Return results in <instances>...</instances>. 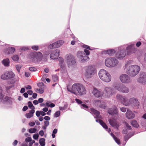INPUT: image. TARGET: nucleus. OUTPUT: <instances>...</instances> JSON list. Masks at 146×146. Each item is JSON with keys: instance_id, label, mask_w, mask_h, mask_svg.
<instances>
[{"instance_id": "3", "label": "nucleus", "mask_w": 146, "mask_h": 146, "mask_svg": "<svg viewBox=\"0 0 146 146\" xmlns=\"http://www.w3.org/2000/svg\"><path fill=\"white\" fill-rule=\"evenodd\" d=\"M42 57V54L40 52L38 53L35 52L31 53L29 55V58L35 62L40 61Z\"/></svg>"}, {"instance_id": "15", "label": "nucleus", "mask_w": 146, "mask_h": 146, "mask_svg": "<svg viewBox=\"0 0 146 146\" xmlns=\"http://www.w3.org/2000/svg\"><path fill=\"white\" fill-rule=\"evenodd\" d=\"M86 90L85 87L82 84H80L78 93V95L81 96L86 94Z\"/></svg>"}, {"instance_id": "43", "label": "nucleus", "mask_w": 146, "mask_h": 146, "mask_svg": "<svg viewBox=\"0 0 146 146\" xmlns=\"http://www.w3.org/2000/svg\"><path fill=\"white\" fill-rule=\"evenodd\" d=\"M21 68V66L20 65H17L16 66V68L19 73L20 72V70Z\"/></svg>"}, {"instance_id": "49", "label": "nucleus", "mask_w": 146, "mask_h": 146, "mask_svg": "<svg viewBox=\"0 0 146 146\" xmlns=\"http://www.w3.org/2000/svg\"><path fill=\"white\" fill-rule=\"evenodd\" d=\"M84 51L86 55L88 56L89 55L90 52L88 50L86 49H85L84 50Z\"/></svg>"}, {"instance_id": "8", "label": "nucleus", "mask_w": 146, "mask_h": 146, "mask_svg": "<svg viewBox=\"0 0 146 146\" xmlns=\"http://www.w3.org/2000/svg\"><path fill=\"white\" fill-rule=\"evenodd\" d=\"M80 84V83H75L72 85L71 88H69L68 87L67 90L68 92H70L76 95H78Z\"/></svg>"}, {"instance_id": "22", "label": "nucleus", "mask_w": 146, "mask_h": 146, "mask_svg": "<svg viewBox=\"0 0 146 146\" xmlns=\"http://www.w3.org/2000/svg\"><path fill=\"white\" fill-rule=\"evenodd\" d=\"M93 95L96 97L97 98L100 97L102 96V94L101 92L96 88H94L92 92Z\"/></svg>"}, {"instance_id": "16", "label": "nucleus", "mask_w": 146, "mask_h": 146, "mask_svg": "<svg viewBox=\"0 0 146 146\" xmlns=\"http://www.w3.org/2000/svg\"><path fill=\"white\" fill-rule=\"evenodd\" d=\"M64 42L63 40H59L52 43L48 47L50 49L58 48L61 46Z\"/></svg>"}, {"instance_id": "5", "label": "nucleus", "mask_w": 146, "mask_h": 146, "mask_svg": "<svg viewBox=\"0 0 146 146\" xmlns=\"http://www.w3.org/2000/svg\"><path fill=\"white\" fill-rule=\"evenodd\" d=\"M115 93V90L110 87H107L105 88L102 96L106 98H109Z\"/></svg>"}, {"instance_id": "4", "label": "nucleus", "mask_w": 146, "mask_h": 146, "mask_svg": "<svg viewBox=\"0 0 146 146\" xmlns=\"http://www.w3.org/2000/svg\"><path fill=\"white\" fill-rule=\"evenodd\" d=\"M118 60L114 58L110 57L106 58L105 60V65L108 67H113L118 64Z\"/></svg>"}, {"instance_id": "14", "label": "nucleus", "mask_w": 146, "mask_h": 146, "mask_svg": "<svg viewBox=\"0 0 146 146\" xmlns=\"http://www.w3.org/2000/svg\"><path fill=\"white\" fill-rule=\"evenodd\" d=\"M121 81L123 83H127L130 82L131 80L129 77L126 74H123L120 77Z\"/></svg>"}, {"instance_id": "6", "label": "nucleus", "mask_w": 146, "mask_h": 146, "mask_svg": "<svg viewBox=\"0 0 146 146\" xmlns=\"http://www.w3.org/2000/svg\"><path fill=\"white\" fill-rule=\"evenodd\" d=\"M116 98L117 99L120 100V101L123 105L126 106H129L131 105L130 98L129 100H128L125 96H122L119 94L117 95Z\"/></svg>"}, {"instance_id": "47", "label": "nucleus", "mask_w": 146, "mask_h": 146, "mask_svg": "<svg viewBox=\"0 0 146 146\" xmlns=\"http://www.w3.org/2000/svg\"><path fill=\"white\" fill-rule=\"evenodd\" d=\"M32 140V139L31 137H28L25 139V141L27 143L31 141Z\"/></svg>"}, {"instance_id": "44", "label": "nucleus", "mask_w": 146, "mask_h": 146, "mask_svg": "<svg viewBox=\"0 0 146 146\" xmlns=\"http://www.w3.org/2000/svg\"><path fill=\"white\" fill-rule=\"evenodd\" d=\"M114 140L115 141V142L118 145H119L120 144L121 142L120 140L117 137L115 138L114 139Z\"/></svg>"}, {"instance_id": "35", "label": "nucleus", "mask_w": 146, "mask_h": 146, "mask_svg": "<svg viewBox=\"0 0 146 146\" xmlns=\"http://www.w3.org/2000/svg\"><path fill=\"white\" fill-rule=\"evenodd\" d=\"M11 97L6 96L3 99V102H7L11 101Z\"/></svg>"}, {"instance_id": "31", "label": "nucleus", "mask_w": 146, "mask_h": 146, "mask_svg": "<svg viewBox=\"0 0 146 146\" xmlns=\"http://www.w3.org/2000/svg\"><path fill=\"white\" fill-rule=\"evenodd\" d=\"M89 58L88 56H86V55L85 54V56H83L82 59L81 60V61L82 62H84L87 60H89Z\"/></svg>"}, {"instance_id": "61", "label": "nucleus", "mask_w": 146, "mask_h": 146, "mask_svg": "<svg viewBox=\"0 0 146 146\" xmlns=\"http://www.w3.org/2000/svg\"><path fill=\"white\" fill-rule=\"evenodd\" d=\"M44 119L47 121L49 120L50 119V117L48 116H45L44 117Z\"/></svg>"}, {"instance_id": "45", "label": "nucleus", "mask_w": 146, "mask_h": 146, "mask_svg": "<svg viewBox=\"0 0 146 146\" xmlns=\"http://www.w3.org/2000/svg\"><path fill=\"white\" fill-rule=\"evenodd\" d=\"M39 135L38 134H34L33 136V139H37L39 137Z\"/></svg>"}, {"instance_id": "32", "label": "nucleus", "mask_w": 146, "mask_h": 146, "mask_svg": "<svg viewBox=\"0 0 146 146\" xmlns=\"http://www.w3.org/2000/svg\"><path fill=\"white\" fill-rule=\"evenodd\" d=\"M45 139L44 138H41L39 140V143L41 146H44Z\"/></svg>"}, {"instance_id": "54", "label": "nucleus", "mask_w": 146, "mask_h": 146, "mask_svg": "<svg viewBox=\"0 0 146 146\" xmlns=\"http://www.w3.org/2000/svg\"><path fill=\"white\" fill-rule=\"evenodd\" d=\"M36 114L37 117H39L40 114V112L37 111L36 112Z\"/></svg>"}, {"instance_id": "51", "label": "nucleus", "mask_w": 146, "mask_h": 146, "mask_svg": "<svg viewBox=\"0 0 146 146\" xmlns=\"http://www.w3.org/2000/svg\"><path fill=\"white\" fill-rule=\"evenodd\" d=\"M83 47L84 48H85L86 49H88L89 50H92L90 48V47L87 45H85L83 46Z\"/></svg>"}, {"instance_id": "10", "label": "nucleus", "mask_w": 146, "mask_h": 146, "mask_svg": "<svg viewBox=\"0 0 146 146\" xmlns=\"http://www.w3.org/2000/svg\"><path fill=\"white\" fill-rule=\"evenodd\" d=\"M131 105L133 108L135 109H138L140 106V102L136 98L132 97L130 98Z\"/></svg>"}, {"instance_id": "23", "label": "nucleus", "mask_w": 146, "mask_h": 146, "mask_svg": "<svg viewBox=\"0 0 146 146\" xmlns=\"http://www.w3.org/2000/svg\"><path fill=\"white\" fill-rule=\"evenodd\" d=\"M108 113L112 115L117 113V108L115 107L113 108L109 109L108 110Z\"/></svg>"}, {"instance_id": "20", "label": "nucleus", "mask_w": 146, "mask_h": 146, "mask_svg": "<svg viewBox=\"0 0 146 146\" xmlns=\"http://www.w3.org/2000/svg\"><path fill=\"white\" fill-rule=\"evenodd\" d=\"M38 86H41V87L39 88H37L35 89V91L37 93L40 94H42L44 92V84L42 83H40L37 84Z\"/></svg>"}, {"instance_id": "7", "label": "nucleus", "mask_w": 146, "mask_h": 146, "mask_svg": "<svg viewBox=\"0 0 146 146\" xmlns=\"http://www.w3.org/2000/svg\"><path fill=\"white\" fill-rule=\"evenodd\" d=\"M96 72L95 68L92 66H89L86 70V77L87 78H91Z\"/></svg>"}, {"instance_id": "42", "label": "nucleus", "mask_w": 146, "mask_h": 146, "mask_svg": "<svg viewBox=\"0 0 146 146\" xmlns=\"http://www.w3.org/2000/svg\"><path fill=\"white\" fill-rule=\"evenodd\" d=\"M31 48L35 50H37L38 49V46H37L34 45L31 47Z\"/></svg>"}, {"instance_id": "27", "label": "nucleus", "mask_w": 146, "mask_h": 146, "mask_svg": "<svg viewBox=\"0 0 146 146\" xmlns=\"http://www.w3.org/2000/svg\"><path fill=\"white\" fill-rule=\"evenodd\" d=\"M9 60L8 58L4 59L2 61V63L6 66H8L9 65Z\"/></svg>"}, {"instance_id": "64", "label": "nucleus", "mask_w": 146, "mask_h": 146, "mask_svg": "<svg viewBox=\"0 0 146 146\" xmlns=\"http://www.w3.org/2000/svg\"><path fill=\"white\" fill-rule=\"evenodd\" d=\"M141 44V42L139 41L137 42L136 44V46L137 47H139Z\"/></svg>"}, {"instance_id": "60", "label": "nucleus", "mask_w": 146, "mask_h": 146, "mask_svg": "<svg viewBox=\"0 0 146 146\" xmlns=\"http://www.w3.org/2000/svg\"><path fill=\"white\" fill-rule=\"evenodd\" d=\"M58 60L61 63H62L63 62L64 60L62 58L60 57L58 58Z\"/></svg>"}, {"instance_id": "17", "label": "nucleus", "mask_w": 146, "mask_h": 146, "mask_svg": "<svg viewBox=\"0 0 146 146\" xmlns=\"http://www.w3.org/2000/svg\"><path fill=\"white\" fill-rule=\"evenodd\" d=\"M60 50L58 49H56L50 55V58L52 59H57L59 56Z\"/></svg>"}, {"instance_id": "24", "label": "nucleus", "mask_w": 146, "mask_h": 146, "mask_svg": "<svg viewBox=\"0 0 146 146\" xmlns=\"http://www.w3.org/2000/svg\"><path fill=\"white\" fill-rule=\"evenodd\" d=\"M109 121L110 125L113 127H117L118 126L115 119H109Z\"/></svg>"}, {"instance_id": "59", "label": "nucleus", "mask_w": 146, "mask_h": 146, "mask_svg": "<svg viewBox=\"0 0 146 146\" xmlns=\"http://www.w3.org/2000/svg\"><path fill=\"white\" fill-rule=\"evenodd\" d=\"M17 143H18L17 141L15 140L13 142V144L14 146H16L17 145Z\"/></svg>"}, {"instance_id": "57", "label": "nucleus", "mask_w": 146, "mask_h": 146, "mask_svg": "<svg viewBox=\"0 0 146 146\" xmlns=\"http://www.w3.org/2000/svg\"><path fill=\"white\" fill-rule=\"evenodd\" d=\"M128 132L127 130L125 129H124L122 131V133L123 134H127Z\"/></svg>"}, {"instance_id": "63", "label": "nucleus", "mask_w": 146, "mask_h": 146, "mask_svg": "<svg viewBox=\"0 0 146 146\" xmlns=\"http://www.w3.org/2000/svg\"><path fill=\"white\" fill-rule=\"evenodd\" d=\"M37 96V94L35 93H33V95L32 96L33 98H34L35 99L36 98V97Z\"/></svg>"}, {"instance_id": "28", "label": "nucleus", "mask_w": 146, "mask_h": 146, "mask_svg": "<svg viewBox=\"0 0 146 146\" xmlns=\"http://www.w3.org/2000/svg\"><path fill=\"white\" fill-rule=\"evenodd\" d=\"M85 55V54L83 52L79 51L77 53V56L81 60L82 59L83 56Z\"/></svg>"}, {"instance_id": "2", "label": "nucleus", "mask_w": 146, "mask_h": 146, "mask_svg": "<svg viewBox=\"0 0 146 146\" xmlns=\"http://www.w3.org/2000/svg\"><path fill=\"white\" fill-rule=\"evenodd\" d=\"M98 75L100 78L104 82L108 83L111 80V74L106 70H100L99 72Z\"/></svg>"}, {"instance_id": "33", "label": "nucleus", "mask_w": 146, "mask_h": 146, "mask_svg": "<svg viewBox=\"0 0 146 146\" xmlns=\"http://www.w3.org/2000/svg\"><path fill=\"white\" fill-rule=\"evenodd\" d=\"M131 123L132 125L135 127H138V125L137 123L135 120L132 121Z\"/></svg>"}, {"instance_id": "38", "label": "nucleus", "mask_w": 146, "mask_h": 146, "mask_svg": "<svg viewBox=\"0 0 146 146\" xmlns=\"http://www.w3.org/2000/svg\"><path fill=\"white\" fill-rule=\"evenodd\" d=\"M52 79L54 82H56L58 80V77L56 75L52 76Z\"/></svg>"}, {"instance_id": "40", "label": "nucleus", "mask_w": 146, "mask_h": 146, "mask_svg": "<svg viewBox=\"0 0 146 146\" xmlns=\"http://www.w3.org/2000/svg\"><path fill=\"white\" fill-rule=\"evenodd\" d=\"M60 111H57L54 114V117H59L60 115Z\"/></svg>"}, {"instance_id": "34", "label": "nucleus", "mask_w": 146, "mask_h": 146, "mask_svg": "<svg viewBox=\"0 0 146 146\" xmlns=\"http://www.w3.org/2000/svg\"><path fill=\"white\" fill-rule=\"evenodd\" d=\"M28 106L31 109V110H34L35 107L34 106H33L32 103L31 102H28Z\"/></svg>"}, {"instance_id": "12", "label": "nucleus", "mask_w": 146, "mask_h": 146, "mask_svg": "<svg viewBox=\"0 0 146 146\" xmlns=\"http://www.w3.org/2000/svg\"><path fill=\"white\" fill-rule=\"evenodd\" d=\"M116 88L118 91L123 93H127L129 91L128 87L123 84L118 85Z\"/></svg>"}, {"instance_id": "19", "label": "nucleus", "mask_w": 146, "mask_h": 146, "mask_svg": "<svg viewBox=\"0 0 146 146\" xmlns=\"http://www.w3.org/2000/svg\"><path fill=\"white\" fill-rule=\"evenodd\" d=\"M67 60L68 65H72L75 63L74 57L71 55H68L67 57Z\"/></svg>"}, {"instance_id": "29", "label": "nucleus", "mask_w": 146, "mask_h": 146, "mask_svg": "<svg viewBox=\"0 0 146 146\" xmlns=\"http://www.w3.org/2000/svg\"><path fill=\"white\" fill-rule=\"evenodd\" d=\"M99 122L100 124L105 129H108V127L106 124V123H104L103 121L101 120L100 119L99 120Z\"/></svg>"}, {"instance_id": "62", "label": "nucleus", "mask_w": 146, "mask_h": 146, "mask_svg": "<svg viewBox=\"0 0 146 146\" xmlns=\"http://www.w3.org/2000/svg\"><path fill=\"white\" fill-rule=\"evenodd\" d=\"M35 125V123L34 122H31L29 123V125L30 126H33Z\"/></svg>"}, {"instance_id": "53", "label": "nucleus", "mask_w": 146, "mask_h": 146, "mask_svg": "<svg viewBox=\"0 0 146 146\" xmlns=\"http://www.w3.org/2000/svg\"><path fill=\"white\" fill-rule=\"evenodd\" d=\"M44 125H45V126L47 127L49 125V122L48 121H44Z\"/></svg>"}, {"instance_id": "58", "label": "nucleus", "mask_w": 146, "mask_h": 146, "mask_svg": "<svg viewBox=\"0 0 146 146\" xmlns=\"http://www.w3.org/2000/svg\"><path fill=\"white\" fill-rule=\"evenodd\" d=\"M50 102H47L44 104V106L45 107H49Z\"/></svg>"}, {"instance_id": "11", "label": "nucleus", "mask_w": 146, "mask_h": 146, "mask_svg": "<svg viewBox=\"0 0 146 146\" xmlns=\"http://www.w3.org/2000/svg\"><path fill=\"white\" fill-rule=\"evenodd\" d=\"M15 76L14 73L12 71H7L1 76V78L3 80H7L13 78Z\"/></svg>"}, {"instance_id": "41", "label": "nucleus", "mask_w": 146, "mask_h": 146, "mask_svg": "<svg viewBox=\"0 0 146 146\" xmlns=\"http://www.w3.org/2000/svg\"><path fill=\"white\" fill-rule=\"evenodd\" d=\"M2 90L1 89V91H0V102H1L3 99L4 97V95L2 93Z\"/></svg>"}, {"instance_id": "37", "label": "nucleus", "mask_w": 146, "mask_h": 146, "mask_svg": "<svg viewBox=\"0 0 146 146\" xmlns=\"http://www.w3.org/2000/svg\"><path fill=\"white\" fill-rule=\"evenodd\" d=\"M15 50V49L14 48L11 47L9 49V54H13Z\"/></svg>"}, {"instance_id": "21", "label": "nucleus", "mask_w": 146, "mask_h": 146, "mask_svg": "<svg viewBox=\"0 0 146 146\" xmlns=\"http://www.w3.org/2000/svg\"><path fill=\"white\" fill-rule=\"evenodd\" d=\"M126 116L128 118L132 119L135 117V115L131 111L127 110L126 113Z\"/></svg>"}, {"instance_id": "48", "label": "nucleus", "mask_w": 146, "mask_h": 146, "mask_svg": "<svg viewBox=\"0 0 146 146\" xmlns=\"http://www.w3.org/2000/svg\"><path fill=\"white\" fill-rule=\"evenodd\" d=\"M75 100L76 102L79 104H80L82 103V102L81 100L78 99H76Z\"/></svg>"}, {"instance_id": "55", "label": "nucleus", "mask_w": 146, "mask_h": 146, "mask_svg": "<svg viewBox=\"0 0 146 146\" xmlns=\"http://www.w3.org/2000/svg\"><path fill=\"white\" fill-rule=\"evenodd\" d=\"M28 109V107L27 106H25L23 108V111H26Z\"/></svg>"}, {"instance_id": "18", "label": "nucleus", "mask_w": 146, "mask_h": 146, "mask_svg": "<svg viewBox=\"0 0 146 146\" xmlns=\"http://www.w3.org/2000/svg\"><path fill=\"white\" fill-rule=\"evenodd\" d=\"M126 52L125 50L122 49L119 50L116 53V57L118 58H121L124 57L126 54Z\"/></svg>"}, {"instance_id": "25", "label": "nucleus", "mask_w": 146, "mask_h": 146, "mask_svg": "<svg viewBox=\"0 0 146 146\" xmlns=\"http://www.w3.org/2000/svg\"><path fill=\"white\" fill-rule=\"evenodd\" d=\"M35 112V110H31L29 112V113H26L25 116L27 118H30L32 117L33 115V114Z\"/></svg>"}, {"instance_id": "13", "label": "nucleus", "mask_w": 146, "mask_h": 146, "mask_svg": "<svg viewBox=\"0 0 146 146\" xmlns=\"http://www.w3.org/2000/svg\"><path fill=\"white\" fill-rule=\"evenodd\" d=\"M127 54L129 55L135 53L136 51L134 44H132L129 45L126 48Z\"/></svg>"}, {"instance_id": "56", "label": "nucleus", "mask_w": 146, "mask_h": 146, "mask_svg": "<svg viewBox=\"0 0 146 146\" xmlns=\"http://www.w3.org/2000/svg\"><path fill=\"white\" fill-rule=\"evenodd\" d=\"M44 133V132L43 130H41L39 132V134L41 136H43Z\"/></svg>"}, {"instance_id": "1", "label": "nucleus", "mask_w": 146, "mask_h": 146, "mask_svg": "<svg viewBox=\"0 0 146 146\" xmlns=\"http://www.w3.org/2000/svg\"><path fill=\"white\" fill-rule=\"evenodd\" d=\"M129 62L125 65V69L127 73L130 76L134 77L137 75L140 70L139 66L136 65L129 66Z\"/></svg>"}, {"instance_id": "30", "label": "nucleus", "mask_w": 146, "mask_h": 146, "mask_svg": "<svg viewBox=\"0 0 146 146\" xmlns=\"http://www.w3.org/2000/svg\"><path fill=\"white\" fill-rule=\"evenodd\" d=\"M115 52V50L114 49L108 50L106 51V53L110 56H112Z\"/></svg>"}, {"instance_id": "50", "label": "nucleus", "mask_w": 146, "mask_h": 146, "mask_svg": "<svg viewBox=\"0 0 146 146\" xmlns=\"http://www.w3.org/2000/svg\"><path fill=\"white\" fill-rule=\"evenodd\" d=\"M125 123L127 128L129 130H131V126L126 122H125Z\"/></svg>"}, {"instance_id": "26", "label": "nucleus", "mask_w": 146, "mask_h": 146, "mask_svg": "<svg viewBox=\"0 0 146 146\" xmlns=\"http://www.w3.org/2000/svg\"><path fill=\"white\" fill-rule=\"evenodd\" d=\"M91 112L92 114H93L95 115L96 117L98 118L99 117V116L100 114V112L93 108H91Z\"/></svg>"}, {"instance_id": "36", "label": "nucleus", "mask_w": 146, "mask_h": 146, "mask_svg": "<svg viewBox=\"0 0 146 146\" xmlns=\"http://www.w3.org/2000/svg\"><path fill=\"white\" fill-rule=\"evenodd\" d=\"M12 59L14 61H17L19 60V57L17 55H15L12 57Z\"/></svg>"}, {"instance_id": "39", "label": "nucleus", "mask_w": 146, "mask_h": 146, "mask_svg": "<svg viewBox=\"0 0 146 146\" xmlns=\"http://www.w3.org/2000/svg\"><path fill=\"white\" fill-rule=\"evenodd\" d=\"M36 130L35 128H31L29 129V132L30 133H35Z\"/></svg>"}, {"instance_id": "9", "label": "nucleus", "mask_w": 146, "mask_h": 146, "mask_svg": "<svg viewBox=\"0 0 146 146\" xmlns=\"http://www.w3.org/2000/svg\"><path fill=\"white\" fill-rule=\"evenodd\" d=\"M137 82L145 85L146 84V72H142L140 73L139 77L137 79Z\"/></svg>"}, {"instance_id": "46", "label": "nucleus", "mask_w": 146, "mask_h": 146, "mask_svg": "<svg viewBox=\"0 0 146 146\" xmlns=\"http://www.w3.org/2000/svg\"><path fill=\"white\" fill-rule=\"evenodd\" d=\"M29 70L31 71H35L36 70V69L34 67H30Z\"/></svg>"}, {"instance_id": "52", "label": "nucleus", "mask_w": 146, "mask_h": 146, "mask_svg": "<svg viewBox=\"0 0 146 146\" xmlns=\"http://www.w3.org/2000/svg\"><path fill=\"white\" fill-rule=\"evenodd\" d=\"M121 111L123 112H125L126 111V108H120Z\"/></svg>"}]
</instances>
